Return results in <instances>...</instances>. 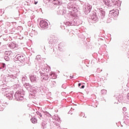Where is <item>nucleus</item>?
Instances as JSON below:
<instances>
[{"mask_svg": "<svg viewBox=\"0 0 129 129\" xmlns=\"http://www.w3.org/2000/svg\"><path fill=\"white\" fill-rule=\"evenodd\" d=\"M40 25L41 28H47V26H48V23L47 22L41 20L40 23Z\"/></svg>", "mask_w": 129, "mask_h": 129, "instance_id": "nucleus-1", "label": "nucleus"}, {"mask_svg": "<svg viewBox=\"0 0 129 129\" xmlns=\"http://www.w3.org/2000/svg\"><path fill=\"white\" fill-rule=\"evenodd\" d=\"M51 78H52V79H56L57 78V77L56 76V74L54 73V72L51 73L50 74Z\"/></svg>", "mask_w": 129, "mask_h": 129, "instance_id": "nucleus-2", "label": "nucleus"}, {"mask_svg": "<svg viewBox=\"0 0 129 129\" xmlns=\"http://www.w3.org/2000/svg\"><path fill=\"white\" fill-rule=\"evenodd\" d=\"M17 59L20 61H24V60H25V57L23 56H18Z\"/></svg>", "mask_w": 129, "mask_h": 129, "instance_id": "nucleus-3", "label": "nucleus"}, {"mask_svg": "<svg viewBox=\"0 0 129 129\" xmlns=\"http://www.w3.org/2000/svg\"><path fill=\"white\" fill-rule=\"evenodd\" d=\"M44 71L45 72H49V71H50V67L48 66H46L44 68Z\"/></svg>", "mask_w": 129, "mask_h": 129, "instance_id": "nucleus-4", "label": "nucleus"}, {"mask_svg": "<svg viewBox=\"0 0 129 129\" xmlns=\"http://www.w3.org/2000/svg\"><path fill=\"white\" fill-rule=\"evenodd\" d=\"M31 121L32 123H36V122H37V120H36V119L34 118H32L31 119Z\"/></svg>", "mask_w": 129, "mask_h": 129, "instance_id": "nucleus-5", "label": "nucleus"}, {"mask_svg": "<svg viewBox=\"0 0 129 129\" xmlns=\"http://www.w3.org/2000/svg\"><path fill=\"white\" fill-rule=\"evenodd\" d=\"M49 78V76L47 75V76H45L44 77H43V79L44 80H48Z\"/></svg>", "mask_w": 129, "mask_h": 129, "instance_id": "nucleus-6", "label": "nucleus"}, {"mask_svg": "<svg viewBox=\"0 0 129 129\" xmlns=\"http://www.w3.org/2000/svg\"><path fill=\"white\" fill-rule=\"evenodd\" d=\"M37 4H38V2L35 1L34 5H37Z\"/></svg>", "mask_w": 129, "mask_h": 129, "instance_id": "nucleus-7", "label": "nucleus"}, {"mask_svg": "<svg viewBox=\"0 0 129 129\" xmlns=\"http://www.w3.org/2000/svg\"><path fill=\"white\" fill-rule=\"evenodd\" d=\"M78 86H79V87L81 86V84L79 83V84H78Z\"/></svg>", "mask_w": 129, "mask_h": 129, "instance_id": "nucleus-8", "label": "nucleus"}, {"mask_svg": "<svg viewBox=\"0 0 129 129\" xmlns=\"http://www.w3.org/2000/svg\"><path fill=\"white\" fill-rule=\"evenodd\" d=\"M84 87H85V86H82V87H81V88H84Z\"/></svg>", "mask_w": 129, "mask_h": 129, "instance_id": "nucleus-9", "label": "nucleus"}, {"mask_svg": "<svg viewBox=\"0 0 129 129\" xmlns=\"http://www.w3.org/2000/svg\"><path fill=\"white\" fill-rule=\"evenodd\" d=\"M3 67H5V66L6 65L5 63H3Z\"/></svg>", "mask_w": 129, "mask_h": 129, "instance_id": "nucleus-10", "label": "nucleus"}, {"mask_svg": "<svg viewBox=\"0 0 129 129\" xmlns=\"http://www.w3.org/2000/svg\"><path fill=\"white\" fill-rule=\"evenodd\" d=\"M70 78H73V77L71 76Z\"/></svg>", "mask_w": 129, "mask_h": 129, "instance_id": "nucleus-11", "label": "nucleus"}]
</instances>
